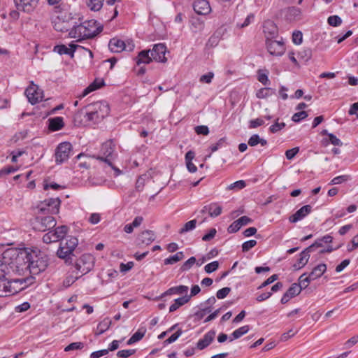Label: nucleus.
Listing matches in <instances>:
<instances>
[{
  "label": "nucleus",
  "mask_w": 358,
  "mask_h": 358,
  "mask_svg": "<svg viewBox=\"0 0 358 358\" xmlns=\"http://www.w3.org/2000/svg\"><path fill=\"white\" fill-rule=\"evenodd\" d=\"M196 220H192L187 222H186L183 227L179 230L178 233L180 234H183L187 232L191 231L196 228Z\"/></svg>",
  "instance_id": "obj_36"
},
{
  "label": "nucleus",
  "mask_w": 358,
  "mask_h": 358,
  "mask_svg": "<svg viewBox=\"0 0 358 358\" xmlns=\"http://www.w3.org/2000/svg\"><path fill=\"white\" fill-rule=\"evenodd\" d=\"M59 241L60 240L57 238V236H56V234H55L53 231H50L43 236V241L47 244L55 243Z\"/></svg>",
  "instance_id": "obj_44"
},
{
  "label": "nucleus",
  "mask_w": 358,
  "mask_h": 358,
  "mask_svg": "<svg viewBox=\"0 0 358 358\" xmlns=\"http://www.w3.org/2000/svg\"><path fill=\"white\" fill-rule=\"evenodd\" d=\"M184 254L182 252H178L174 255H172L164 259V264H173L184 258Z\"/></svg>",
  "instance_id": "obj_37"
},
{
  "label": "nucleus",
  "mask_w": 358,
  "mask_h": 358,
  "mask_svg": "<svg viewBox=\"0 0 358 358\" xmlns=\"http://www.w3.org/2000/svg\"><path fill=\"white\" fill-rule=\"evenodd\" d=\"M194 130H195V132L199 135L202 134V135L206 136L209 134L208 127L205 125L196 126L194 128Z\"/></svg>",
  "instance_id": "obj_62"
},
{
  "label": "nucleus",
  "mask_w": 358,
  "mask_h": 358,
  "mask_svg": "<svg viewBox=\"0 0 358 358\" xmlns=\"http://www.w3.org/2000/svg\"><path fill=\"white\" fill-rule=\"evenodd\" d=\"M52 23L54 29L57 31H70L74 24H76V19L67 13H59L52 19Z\"/></svg>",
  "instance_id": "obj_4"
},
{
  "label": "nucleus",
  "mask_w": 358,
  "mask_h": 358,
  "mask_svg": "<svg viewBox=\"0 0 358 358\" xmlns=\"http://www.w3.org/2000/svg\"><path fill=\"white\" fill-rule=\"evenodd\" d=\"M84 345L82 342L71 343L64 348V351L69 352L75 350L82 349Z\"/></svg>",
  "instance_id": "obj_54"
},
{
  "label": "nucleus",
  "mask_w": 358,
  "mask_h": 358,
  "mask_svg": "<svg viewBox=\"0 0 358 358\" xmlns=\"http://www.w3.org/2000/svg\"><path fill=\"white\" fill-rule=\"evenodd\" d=\"M257 245V241L255 240H250L248 241H245L242 245V250L243 252H248L251 248L255 247Z\"/></svg>",
  "instance_id": "obj_59"
},
{
  "label": "nucleus",
  "mask_w": 358,
  "mask_h": 358,
  "mask_svg": "<svg viewBox=\"0 0 358 358\" xmlns=\"http://www.w3.org/2000/svg\"><path fill=\"white\" fill-rule=\"evenodd\" d=\"M214 77V73L213 72H209L205 75H203L200 77L199 81L203 83H210L213 78Z\"/></svg>",
  "instance_id": "obj_61"
},
{
  "label": "nucleus",
  "mask_w": 358,
  "mask_h": 358,
  "mask_svg": "<svg viewBox=\"0 0 358 358\" xmlns=\"http://www.w3.org/2000/svg\"><path fill=\"white\" fill-rule=\"evenodd\" d=\"M264 123V120L261 118H257V119H255V120H251L250 122H249V128L250 129H255V128H257L258 127H260L262 125H263Z\"/></svg>",
  "instance_id": "obj_63"
},
{
  "label": "nucleus",
  "mask_w": 358,
  "mask_h": 358,
  "mask_svg": "<svg viewBox=\"0 0 358 358\" xmlns=\"http://www.w3.org/2000/svg\"><path fill=\"white\" fill-rule=\"evenodd\" d=\"M143 217L137 216L134 218L131 224H127L124 227V231L127 234H131L134 231V228L138 227L143 222Z\"/></svg>",
  "instance_id": "obj_32"
},
{
  "label": "nucleus",
  "mask_w": 358,
  "mask_h": 358,
  "mask_svg": "<svg viewBox=\"0 0 358 358\" xmlns=\"http://www.w3.org/2000/svg\"><path fill=\"white\" fill-rule=\"evenodd\" d=\"M85 31L86 29L83 22L79 24L76 23L74 24V26H73L72 29L69 32V36L70 38H76L77 41H80L81 40L87 38Z\"/></svg>",
  "instance_id": "obj_17"
},
{
  "label": "nucleus",
  "mask_w": 358,
  "mask_h": 358,
  "mask_svg": "<svg viewBox=\"0 0 358 358\" xmlns=\"http://www.w3.org/2000/svg\"><path fill=\"white\" fill-rule=\"evenodd\" d=\"M246 186V183L244 180H238L227 187L229 190H238L244 188Z\"/></svg>",
  "instance_id": "obj_48"
},
{
  "label": "nucleus",
  "mask_w": 358,
  "mask_h": 358,
  "mask_svg": "<svg viewBox=\"0 0 358 358\" xmlns=\"http://www.w3.org/2000/svg\"><path fill=\"white\" fill-rule=\"evenodd\" d=\"M301 9L296 7H291L287 12V17L291 20H297L301 15Z\"/></svg>",
  "instance_id": "obj_43"
},
{
  "label": "nucleus",
  "mask_w": 358,
  "mask_h": 358,
  "mask_svg": "<svg viewBox=\"0 0 358 358\" xmlns=\"http://www.w3.org/2000/svg\"><path fill=\"white\" fill-rule=\"evenodd\" d=\"M314 250V245H310L302 251L299 255L297 262L293 265L295 270H299L306 265L310 258V252Z\"/></svg>",
  "instance_id": "obj_18"
},
{
  "label": "nucleus",
  "mask_w": 358,
  "mask_h": 358,
  "mask_svg": "<svg viewBox=\"0 0 358 358\" xmlns=\"http://www.w3.org/2000/svg\"><path fill=\"white\" fill-rule=\"evenodd\" d=\"M153 60L158 62L165 63L167 59L165 57L166 52V47L163 43L155 44L150 50Z\"/></svg>",
  "instance_id": "obj_14"
},
{
  "label": "nucleus",
  "mask_w": 358,
  "mask_h": 358,
  "mask_svg": "<svg viewBox=\"0 0 358 358\" xmlns=\"http://www.w3.org/2000/svg\"><path fill=\"white\" fill-rule=\"evenodd\" d=\"M56 220L52 216H38L34 222V228L40 231H45L55 227Z\"/></svg>",
  "instance_id": "obj_10"
},
{
  "label": "nucleus",
  "mask_w": 358,
  "mask_h": 358,
  "mask_svg": "<svg viewBox=\"0 0 358 358\" xmlns=\"http://www.w3.org/2000/svg\"><path fill=\"white\" fill-rule=\"evenodd\" d=\"M150 50H142L138 52L137 57L135 59L136 63L137 65H141V64H148L153 60L152 55H149V52Z\"/></svg>",
  "instance_id": "obj_27"
},
{
  "label": "nucleus",
  "mask_w": 358,
  "mask_h": 358,
  "mask_svg": "<svg viewBox=\"0 0 358 358\" xmlns=\"http://www.w3.org/2000/svg\"><path fill=\"white\" fill-rule=\"evenodd\" d=\"M26 282L24 278L7 280H0V296H7L18 293L23 287H21Z\"/></svg>",
  "instance_id": "obj_5"
},
{
  "label": "nucleus",
  "mask_w": 358,
  "mask_h": 358,
  "mask_svg": "<svg viewBox=\"0 0 358 358\" xmlns=\"http://www.w3.org/2000/svg\"><path fill=\"white\" fill-rule=\"evenodd\" d=\"M231 292L230 287H224L219 289L216 293V296L219 299H224Z\"/></svg>",
  "instance_id": "obj_57"
},
{
  "label": "nucleus",
  "mask_w": 358,
  "mask_h": 358,
  "mask_svg": "<svg viewBox=\"0 0 358 358\" xmlns=\"http://www.w3.org/2000/svg\"><path fill=\"white\" fill-rule=\"evenodd\" d=\"M28 271L31 275H38L44 271L48 266L47 255L38 249L29 252L27 257Z\"/></svg>",
  "instance_id": "obj_2"
},
{
  "label": "nucleus",
  "mask_w": 358,
  "mask_h": 358,
  "mask_svg": "<svg viewBox=\"0 0 358 358\" xmlns=\"http://www.w3.org/2000/svg\"><path fill=\"white\" fill-rule=\"evenodd\" d=\"M87 111L85 113L86 120L89 122H97L101 120L102 118H99V116L93 111L88 106L86 107Z\"/></svg>",
  "instance_id": "obj_39"
},
{
  "label": "nucleus",
  "mask_w": 358,
  "mask_h": 358,
  "mask_svg": "<svg viewBox=\"0 0 358 358\" xmlns=\"http://www.w3.org/2000/svg\"><path fill=\"white\" fill-rule=\"evenodd\" d=\"M308 117V113L307 112L303 110V111H299L298 113H294L292 117V120L294 122H300L301 120L305 119L306 117Z\"/></svg>",
  "instance_id": "obj_53"
},
{
  "label": "nucleus",
  "mask_w": 358,
  "mask_h": 358,
  "mask_svg": "<svg viewBox=\"0 0 358 358\" xmlns=\"http://www.w3.org/2000/svg\"><path fill=\"white\" fill-rule=\"evenodd\" d=\"M311 281H313V279L310 278V276L307 275L306 273H304L299 277V284L297 285L300 286L302 290L303 289H306Z\"/></svg>",
  "instance_id": "obj_38"
},
{
  "label": "nucleus",
  "mask_w": 358,
  "mask_h": 358,
  "mask_svg": "<svg viewBox=\"0 0 358 358\" xmlns=\"http://www.w3.org/2000/svg\"><path fill=\"white\" fill-rule=\"evenodd\" d=\"M327 271V265L325 264H320L314 267L312 271L308 274L313 280L320 278Z\"/></svg>",
  "instance_id": "obj_29"
},
{
  "label": "nucleus",
  "mask_w": 358,
  "mask_h": 358,
  "mask_svg": "<svg viewBox=\"0 0 358 358\" xmlns=\"http://www.w3.org/2000/svg\"><path fill=\"white\" fill-rule=\"evenodd\" d=\"M215 336V331L211 330L206 333L202 339H200L196 345V347L199 350H203L208 347L214 340Z\"/></svg>",
  "instance_id": "obj_26"
},
{
  "label": "nucleus",
  "mask_w": 358,
  "mask_h": 358,
  "mask_svg": "<svg viewBox=\"0 0 358 358\" xmlns=\"http://www.w3.org/2000/svg\"><path fill=\"white\" fill-rule=\"evenodd\" d=\"M72 145L69 142H62L55 149V162L57 164L68 160L72 152Z\"/></svg>",
  "instance_id": "obj_9"
},
{
  "label": "nucleus",
  "mask_w": 358,
  "mask_h": 358,
  "mask_svg": "<svg viewBox=\"0 0 358 358\" xmlns=\"http://www.w3.org/2000/svg\"><path fill=\"white\" fill-rule=\"evenodd\" d=\"M189 301H190V296H187V295L182 296V297L176 299L173 301V303L169 308V312L176 311L180 307L187 303Z\"/></svg>",
  "instance_id": "obj_31"
},
{
  "label": "nucleus",
  "mask_w": 358,
  "mask_h": 358,
  "mask_svg": "<svg viewBox=\"0 0 358 358\" xmlns=\"http://www.w3.org/2000/svg\"><path fill=\"white\" fill-rule=\"evenodd\" d=\"M303 34L300 31H295L292 34V41L296 45H299L302 43Z\"/></svg>",
  "instance_id": "obj_56"
},
{
  "label": "nucleus",
  "mask_w": 358,
  "mask_h": 358,
  "mask_svg": "<svg viewBox=\"0 0 358 358\" xmlns=\"http://www.w3.org/2000/svg\"><path fill=\"white\" fill-rule=\"evenodd\" d=\"M312 211V206L310 205H305L299 209L294 214L289 217V221L291 223H296L304 217H306Z\"/></svg>",
  "instance_id": "obj_20"
},
{
  "label": "nucleus",
  "mask_w": 358,
  "mask_h": 358,
  "mask_svg": "<svg viewBox=\"0 0 358 358\" xmlns=\"http://www.w3.org/2000/svg\"><path fill=\"white\" fill-rule=\"evenodd\" d=\"M250 330V327L248 325L243 326L236 330H235L232 334V338H230V341H234V339H238L244 334H247Z\"/></svg>",
  "instance_id": "obj_35"
},
{
  "label": "nucleus",
  "mask_w": 358,
  "mask_h": 358,
  "mask_svg": "<svg viewBox=\"0 0 358 358\" xmlns=\"http://www.w3.org/2000/svg\"><path fill=\"white\" fill-rule=\"evenodd\" d=\"M182 334L181 329H178L176 333L172 334L168 339L164 341L165 344H170L175 342Z\"/></svg>",
  "instance_id": "obj_60"
},
{
  "label": "nucleus",
  "mask_w": 358,
  "mask_h": 358,
  "mask_svg": "<svg viewBox=\"0 0 358 358\" xmlns=\"http://www.w3.org/2000/svg\"><path fill=\"white\" fill-rule=\"evenodd\" d=\"M94 259L92 255H83L76 263V275L79 274V276H82L90 272L94 266Z\"/></svg>",
  "instance_id": "obj_8"
},
{
  "label": "nucleus",
  "mask_w": 358,
  "mask_h": 358,
  "mask_svg": "<svg viewBox=\"0 0 358 358\" xmlns=\"http://www.w3.org/2000/svg\"><path fill=\"white\" fill-rule=\"evenodd\" d=\"M29 251L26 249L8 248L3 255L1 261L7 275H22L28 272L27 257Z\"/></svg>",
  "instance_id": "obj_1"
},
{
  "label": "nucleus",
  "mask_w": 358,
  "mask_h": 358,
  "mask_svg": "<svg viewBox=\"0 0 358 358\" xmlns=\"http://www.w3.org/2000/svg\"><path fill=\"white\" fill-rule=\"evenodd\" d=\"M196 264V258L194 257H192L188 259L180 267L181 271H187L189 270L192 266Z\"/></svg>",
  "instance_id": "obj_49"
},
{
  "label": "nucleus",
  "mask_w": 358,
  "mask_h": 358,
  "mask_svg": "<svg viewBox=\"0 0 358 358\" xmlns=\"http://www.w3.org/2000/svg\"><path fill=\"white\" fill-rule=\"evenodd\" d=\"M194 11L199 15H207L211 11L209 2L207 0H197L193 4Z\"/></svg>",
  "instance_id": "obj_23"
},
{
  "label": "nucleus",
  "mask_w": 358,
  "mask_h": 358,
  "mask_svg": "<svg viewBox=\"0 0 358 358\" xmlns=\"http://www.w3.org/2000/svg\"><path fill=\"white\" fill-rule=\"evenodd\" d=\"M211 310L212 308L210 306L201 308L199 310L195 313L194 315L197 319L201 320L205 316L206 313H210Z\"/></svg>",
  "instance_id": "obj_51"
},
{
  "label": "nucleus",
  "mask_w": 358,
  "mask_h": 358,
  "mask_svg": "<svg viewBox=\"0 0 358 358\" xmlns=\"http://www.w3.org/2000/svg\"><path fill=\"white\" fill-rule=\"evenodd\" d=\"M301 292L300 286H298L296 283H293L286 292L289 295V297L293 298L299 294Z\"/></svg>",
  "instance_id": "obj_47"
},
{
  "label": "nucleus",
  "mask_w": 358,
  "mask_h": 358,
  "mask_svg": "<svg viewBox=\"0 0 358 358\" xmlns=\"http://www.w3.org/2000/svg\"><path fill=\"white\" fill-rule=\"evenodd\" d=\"M222 208L217 203H212L209 204L208 214L210 217H217L222 213Z\"/></svg>",
  "instance_id": "obj_34"
},
{
  "label": "nucleus",
  "mask_w": 358,
  "mask_h": 358,
  "mask_svg": "<svg viewBox=\"0 0 358 358\" xmlns=\"http://www.w3.org/2000/svg\"><path fill=\"white\" fill-rule=\"evenodd\" d=\"M136 352V350H122L117 352V355L119 357L127 358Z\"/></svg>",
  "instance_id": "obj_58"
},
{
  "label": "nucleus",
  "mask_w": 358,
  "mask_h": 358,
  "mask_svg": "<svg viewBox=\"0 0 358 358\" xmlns=\"http://www.w3.org/2000/svg\"><path fill=\"white\" fill-rule=\"evenodd\" d=\"M219 267V262L217 261L212 262L206 264L204 267V270L207 273H211L215 271Z\"/></svg>",
  "instance_id": "obj_50"
},
{
  "label": "nucleus",
  "mask_w": 358,
  "mask_h": 358,
  "mask_svg": "<svg viewBox=\"0 0 358 358\" xmlns=\"http://www.w3.org/2000/svg\"><path fill=\"white\" fill-rule=\"evenodd\" d=\"M299 152V148L296 147L292 149L287 150L285 152V156L287 159L290 160V159H292Z\"/></svg>",
  "instance_id": "obj_64"
},
{
  "label": "nucleus",
  "mask_w": 358,
  "mask_h": 358,
  "mask_svg": "<svg viewBox=\"0 0 358 358\" xmlns=\"http://www.w3.org/2000/svg\"><path fill=\"white\" fill-rule=\"evenodd\" d=\"M277 120H278V119ZM285 127V122H278V121H276L273 124H272L270 127L269 130L271 133H276Z\"/></svg>",
  "instance_id": "obj_55"
},
{
  "label": "nucleus",
  "mask_w": 358,
  "mask_h": 358,
  "mask_svg": "<svg viewBox=\"0 0 358 358\" xmlns=\"http://www.w3.org/2000/svg\"><path fill=\"white\" fill-rule=\"evenodd\" d=\"M267 50L269 53L275 56H281L285 51L284 43L276 40H268L266 41Z\"/></svg>",
  "instance_id": "obj_13"
},
{
  "label": "nucleus",
  "mask_w": 358,
  "mask_h": 358,
  "mask_svg": "<svg viewBox=\"0 0 358 358\" xmlns=\"http://www.w3.org/2000/svg\"><path fill=\"white\" fill-rule=\"evenodd\" d=\"M86 29L85 32L87 38H92L102 31V27L97 25V22L94 20H87L83 22Z\"/></svg>",
  "instance_id": "obj_19"
},
{
  "label": "nucleus",
  "mask_w": 358,
  "mask_h": 358,
  "mask_svg": "<svg viewBox=\"0 0 358 358\" xmlns=\"http://www.w3.org/2000/svg\"><path fill=\"white\" fill-rule=\"evenodd\" d=\"M115 150V145L112 141H107L105 143H103L101 145V150H100V156L95 157L96 159H99L100 161L104 162L106 164H107L109 166H110L113 169L115 170V171L117 173L116 175H119L120 173V171L119 169L113 166L112 163L113 159V154Z\"/></svg>",
  "instance_id": "obj_6"
},
{
  "label": "nucleus",
  "mask_w": 358,
  "mask_h": 358,
  "mask_svg": "<svg viewBox=\"0 0 358 358\" xmlns=\"http://www.w3.org/2000/svg\"><path fill=\"white\" fill-rule=\"evenodd\" d=\"M68 230H69V228L67 226L62 225V226H59V227L55 228L53 231L55 232V234H56V236H57V238L59 240H62L66 235Z\"/></svg>",
  "instance_id": "obj_45"
},
{
  "label": "nucleus",
  "mask_w": 358,
  "mask_h": 358,
  "mask_svg": "<svg viewBox=\"0 0 358 358\" xmlns=\"http://www.w3.org/2000/svg\"><path fill=\"white\" fill-rule=\"evenodd\" d=\"M155 239V234L151 230L142 231L137 238L138 245H149Z\"/></svg>",
  "instance_id": "obj_21"
},
{
  "label": "nucleus",
  "mask_w": 358,
  "mask_h": 358,
  "mask_svg": "<svg viewBox=\"0 0 358 358\" xmlns=\"http://www.w3.org/2000/svg\"><path fill=\"white\" fill-rule=\"evenodd\" d=\"M49 122V129L51 131H59L62 129L64 126L63 118L62 117H55L53 118H50L48 120Z\"/></svg>",
  "instance_id": "obj_28"
},
{
  "label": "nucleus",
  "mask_w": 358,
  "mask_h": 358,
  "mask_svg": "<svg viewBox=\"0 0 358 358\" xmlns=\"http://www.w3.org/2000/svg\"><path fill=\"white\" fill-rule=\"evenodd\" d=\"M103 80H95L92 83H91L87 87H86L82 94L78 96L79 99H82L87 96L90 92L100 88L103 85Z\"/></svg>",
  "instance_id": "obj_30"
},
{
  "label": "nucleus",
  "mask_w": 358,
  "mask_h": 358,
  "mask_svg": "<svg viewBox=\"0 0 358 358\" xmlns=\"http://www.w3.org/2000/svg\"><path fill=\"white\" fill-rule=\"evenodd\" d=\"M61 201L57 198H50L41 201L38 204L36 209L38 213L57 214L59 211Z\"/></svg>",
  "instance_id": "obj_7"
},
{
  "label": "nucleus",
  "mask_w": 358,
  "mask_h": 358,
  "mask_svg": "<svg viewBox=\"0 0 358 358\" xmlns=\"http://www.w3.org/2000/svg\"><path fill=\"white\" fill-rule=\"evenodd\" d=\"M25 94L29 101L33 105L41 101L43 98V92L33 83L26 89Z\"/></svg>",
  "instance_id": "obj_12"
},
{
  "label": "nucleus",
  "mask_w": 358,
  "mask_h": 358,
  "mask_svg": "<svg viewBox=\"0 0 358 358\" xmlns=\"http://www.w3.org/2000/svg\"><path fill=\"white\" fill-rule=\"evenodd\" d=\"M263 28L266 41L273 39L278 36V28L273 21H266Z\"/></svg>",
  "instance_id": "obj_22"
},
{
  "label": "nucleus",
  "mask_w": 358,
  "mask_h": 358,
  "mask_svg": "<svg viewBox=\"0 0 358 358\" xmlns=\"http://www.w3.org/2000/svg\"><path fill=\"white\" fill-rule=\"evenodd\" d=\"M108 47L110 51L113 52H121L123 50L131 52L134 49L135 45L131 40L125 43L122 40L113 38L110 40Z\"/></svg>",
  "instance_id": "obj_11"
},
{
  "label": "nucleus",
  "mask_w": 358,
  "mask_h": 358,
  "mask_svg": "<svg viewBox=\"0 0 358 358\" xmlns=\"http://www.w3.org/2000/svg\"><path fill=\"white\" fill-rule=\"evenodd\" d=\"M327 22L331 26L337 27L341 24L342 20L338 15H331L328 17Z\"/></svg>",
  "instance_id": "obj_52"
},
{
  "label": "nucleus",
  "mask_w": 358,
  "mask_h": 358,
  "mask_svg": "<svg viewBox=\"0 0 358 358\" xmlns=\"http://www.w3.org/2000/svg\"><path fill=\"white\" fill-rule=\"evenodd\" d=\"M145 333V330L138 329L134 333L131 337L127 341V345H131L136 342H138L143 338Z\"/></svg>",
  "instance_id": "obj_42"
},
{
  "label": "nucleus",
  "mask_w": 358,
  "mask_h": 358,
  "mask_svg": "<svg viewBox=\"0 0 358 358\" xmlns=\"http://www.w3.org/2000/svg\"><path fill=\"white\" fill-rule=\"evenodd\" d=\"M226 29L221 28L215 31V33L209 38L208 42L212 44H217L220 37L225 32Z\"/></svg>",
  "instance_id": "obj_46"
},
{
  "label": "nucleus",
  "mask_w": 358,
  "mask_h": 358,
  "mask_svg": "<svg viewBox=\"0 0 358 358\" xmlns=\"http://www.w3.org/2000/svg\"><path fill=\"white\" fill-rule=\"evenodd\" d=\"M39 0H14L17 10L30 13L38 6Z\"/></svg>",
  "instance_id": "obj_15"
},
{
  "label": "nucleus",
  "mask_w": 358,
  "mask_h": 358,
  "mask_svg": "<svg viewBox=\"0 0 358 358\" xmlns=\"http://www.w3.org/2000/svg\"><path fill=\"white\" fill-rule=\"evenodd\" d=\"M88 106L93 110V111L99 116V118L103 119L108 116L110 113V108L108 104L105 101H97Z\"/></svg>",
  "instance_id": "obj_16"
},
{
  "label": "nucleus",
  "mask_w": 358,
  "mask_h": 358,
  "mask_svg": "<svg viewBox=\"0 0 358 358\" xmlns=\"http://www.w3.org/2000/svg\"><path fill=\"white\" fill-rule=\"evenodd\" d=\"M103 4V0H87V5L90 10L94 11L99 10Z\"/></svg>",
  "instance_id": "obj_40"
},
{
  "label": "nucleus",
  "mask_w": 358,
  "mask_h": 358,
  "mask_svg": "<svg viewBox=\"0 0 358 358\" xmlns=\"http://www.w3.org/2000/svg\"><path fill=\"white\" fill-rule=\"evenodd\" d=\"M189 290V287L186 285H178L170 287L166 292H164L161 296L160 298L162 299L168 295L173 294H178V295H187V292Z\"/></svg>",
  "instance_id": "obj_25"
},
{
  "label": "nucleus",
  "mask_w": 358,
  "mask_h": 358,
  "mask_svg": "<svg viewBox=\"0 0 358 358\" xmlns=\"http://www.w3.org/2000/svg\"><path fill=\"white\" fill-rule=\"evenodd\" d=\"M78 244V240L73 236H67L64 240L60 242L59 248L57 252V256L61 259H64L66 262L71 259L73 252Z\"/></svg>",
  "instance_id": "obj_3"
},
{
  "label": "nucleus",
  "mask_w": 358,
  "mask_h": 358,
  "mask_svg": "<svg viewBox=\"0 0 358 358\" xmlns=\"http://www.w3.org/2000/svg\"><path fill=\"white\" fill-rule=\"evenodd\" d=\"M333 241V237L330 235H326L322 237L321 238H318L311 245H314V249L315 248H320L323 246L324 243H330Z\"/></svg>",
  "instance_id": "obj_41"
},
{
  "label": "nucleus",
  "mask_w": 358,
  "mask_h": 358,
  "mask_svg": "<svg viewBox=\"0 0 358 358\" xmlns=\"http://www.w3.org/2000/svg\"><path fill=\"white\" fill-rule=\"evenodd\" d=\"M112 324L111 320L108 317H106L100 322L97 326L96 334L101 335L106 331Z\"/></svg>",
  "instance_id": "obj_33"
},
{
  "label": "nucleus",
  "mask_w": 358,
  "mask_h": 358,
  "mask_svg": "<svg viewBox=\"0 0 358 358\" xmlns=\"http://www.w3.org/2000/svg\"><path fill=\"white\" fill-rule=\"evenodd\" d=\"M79 45H76L73 43H71L69 45V47L64 44L57 45L55 46L54 51L57 52L59 55H68L71 57H73L74 52L76 51V48H78Z\"/></svg>",
  "instance_id": "obj_24"
}]
</instances>
